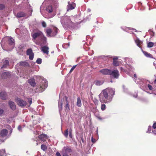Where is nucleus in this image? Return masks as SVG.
<instances>
[{"label":"nucleus","instance_id":"obj_12","mask_svg":"<svg viewBox=\"0 0 156 156\" xmlns=\"http://www.w3.org/2000/svg\"><path fill=\"white\" fill-rule=\"evenodd\" d=\"M8 133V131L6 129H4L2 130L0 133V140L1 141H3V140L2 137H4L6 136Z\"/></svg>","mask_w":156,"mask_h":156},{"label":"nucleus","instance_id":"obj_17","mask_svg":"<svg viewBox=\"0 0 156 156\" xmlns=\"http://www.w3.org/2000/svg\"><path fill=\"white\" fill-rule=\"evenodd\" d=\"M39 138L42 141H44L47 139V135L44 134H42L39 136Z\"/></svg>","mask_w":156,"mask_h":156},{"label":"nucleus","instance_id":"obj_56","mask_svg":"<svg viewBox=\"0 0 156 156\" xmlns=\"http://www.w3.org/2000/svg\"><path fill=\"white\" fill-rule=\"evenodd\" d=\"M134 77H136V74H134Z\"/></svg>","mask_w":156,"mask_h":156},{"label":"nucleus","instance_id":"obj_61","mask_svg":"<svg viewBox=\"0 0 156 156\" xmlns=\"http://www.w3.org/2000/svg\"><path fill=\"white\" fill-rule=\"evenodd\" d=\"M111 82L112 83V80H111Z\"/></svg>","mask_w":156,"mask_h":156},{"label":"nucleus","instance_id":"obj_31","mask_svg":"<svg viewBox=\"0 0 156 156\" xmlns=\"http://www.w3.org/2000/svg\"><path fill=\"white\" fill-rule=\"evenodd\" d=\"M6 156L5 153V151L4 150H0V156Z\"/></svg>","mask_w":156,"mask_h":156},{"label":"nucleus","instance_id":"obj_39","mask_svg":"<svg viewBox=\"0 0 156 156\" xmlns=\"http://www.w3.org/2000/svg\"><path fill=\"white\" fill-rule=\"evenodd\" d=\"M76 65H75V66H74L71 69L69 72V73H71L73 70L75 69V68H76Z\"/></svg>","mask_w":156,"mask_h":156},{"label":"nucleus","instance_id":"obj_36","mask_svg":"<svg viewBox=\"0 0 156 156\" xmlns=\"http://www.w3.org/2000/svg\"><path fill=\"white\" fill-rule=\"evenodd\" d=\"M41 149L44 151H45L47 149V147L46 146L43 144L41 145Z\"/></svg>","mask_w":156,"mask_h":156},{"label":"nucleus","instance_id":"obj_9","mask_svg":"<svg viewBox=\"0 0 156 156\" xmlns=\"http://www.w3.org/2000/svg\"><path fill=\"white\" fill-rule=\"evenodd\" d=\"M9 65V61L7 59H4L2 61V63H0V69L6 68Z\"/></svg>","mask_w":156,"mask_h":156},{"label":"nucleus","instance_id":"obj_34","mask_svg":"<svg viewBox=\"0 0 156 156\" xmlns=\"http://www.w3.org/2000/svg\"><path fill=\"white\" fill-rule=\"evenodd\" d=\"M154 45V43L152 42H150L147 44V46L149 48L152 47Z\"/></svg>","mask_w":156,"mask_h":156},{"label":"nucleus","instance_id":"obj_45","mask_svg":"<svg viewBox=\"0 0 156 156\" xmlns=\"http://www.w3.org/2000/svg\"><path fill=\"white\" fill-rule=\"evenodd\" d=\"M120 69L121 71H125L126 72L127 71V69H124V68H123L122 67H121Z\"/></svg>","mask_w":156,"mask_h":156},{"label":"nucleus","instance_id":"obj_40","mask_svg":"<svg viewBox=\"0 0 156 156\" xmlns=\"http://www.w3.org/2000/svg\"><path fill=\"white\" fill-rule=\"evenodd\" d=\"M151 127V126H149L148 128V130L147 131V133H151L150 132L151 131V129H152Z\"/></svg>","mask_w":156,"mask_h":156},{"label":"nucleus","instance_id":"obj_43","mask_svg":"<svg viewBox=\"0 0 156 156\" xmlns=\"http://www.w3.org/2000/svg\"><path fill=\"white\" fill-rule=\"evenodd\" d=\"M42 26L43 27H45L46 26V24L45 22L43 21L42 23Z\"/></svg>","mask_w":156,"mask_h":156},{"label":"nucleus","instance_id":"obj_7","mask_svg":"<svg viewBox=\"0 0 156 156\" xmlns=\"http://www.w3.org/2000/svg\"><path fill=\"white\" fill-rule=\"evenodd\" d=\"M71 150L66 147H64L62 150V153L63 156H70Z\"/></svg>","mask_w":156,"mask_h":156},{"label":"nucleus","instance_id":"obj_48","mask_svg":"<svg viewBox=\"0 0 156 156\" xmlns=\"http://www.w3.org/2000/svg\"><path fill=\"white\" fill-rule=\"evenodd\" d=\"M4 8V6L1 4H0V10L3 9Z\"/></svg>","mask_w":156,"mask_h":156},{"label":"nucleus","instance_id":"obj_28","mask_svg":"<svg viewBox=\"0 0 156 156\" xmlns=\"http://www.w3.org/2000/svg\"><path fill=\"white\" fill-rule=\"evenodd\" d=\"M47 11L49 13L53 11L52 6L50 5L47 7L46 8Z\"/></svg>","mask_w":156,"mask_h":156},{"label":"nucleus","instance_id":"obj_27","mask_svg":"<svg viewBox=\"0 0 156 156\" xmlns=\"http://www.w3.org/2000/svg\"><path fill=\"white\" fill-rule=\"evenodd\" d=\"M63 104V101L62 100H61L60 102L59 101H58V106L59 108V111H60L62 110V105Z\"/></svg>","mask_w":156,"mask_h":156},{"label":"nucleus","instance_id":"obj_4","mask_svg":"<svg viewBox=\"0 0 156 156\" xmlns=\"http://www.w3.org/2000/svg\"><path fill=\"white\" fill-rule=\"evenodd\" d=\"M58 29L55 27L48 28L46 29V33L48 37H53L56 35L58 32Z\"/></svg>","mask_w":156,"mask_h":156},{"label":"nucleus","instance_id":"obj_13","mask_svg":"<svg viewBox=\"0 0 156 156\" xmlns=\"http://www.w3.org/2000/svg\"><path fill=\"white\" fill-rule=\"evenodd\" d=\"M27 55L29 56V58L30 60H32L34 57V54L32 52L31 49H30L27 50Z\"/></svg>","mask_w":156,"mask_h":156},{"label":"nucleus","instance_id":"obj_53","mask_svg":"<svg viewBox=\"0 0 156 156\" xmlns=\"http://www.w3.org/2000/svg\"><path fill=\"white\" fill-rule=\"evenodd\" d=\"M56 155L57 156H61L59 152H57Z\"/></svg>","mask_w":156,"mask_h":156},{"label":"nucleus","instance_id":"obj_11","mask_svg":"<svg viewBox=\"0 0 156 156\" xmlns=\"http://www.w3.org/2000/svg\"><path fill=\"white\" fill-rule=\"evenodd\" d=\"M121 28L123 30L127 32L130 33H133V31H135L136 32H137L136 30V29L130 27H122Z\"/></svg>","mask_w":156,"mask_h":156},{"label":"nucleus","instance_id":"obj_1","mask_svg":"<svg viewBox=\"0 0 156 156\" xmlns=\"http://www.w3.org/2000/svg\"><path fill=\"white\" fill-rule=\"evenodd\" d=\"M115 92V89L111 88L103 90L99 95L100 102L105 103L110 102L112 101Z\"/></svg>","mask_w":156,"mask_h":156},{"label":"nucleus","instance_id":"obj_5","mask_svg":"<svg viewBox=\"0 0 156 156\" xmlns=\"http://www.w3.org/2000/svg\"><path fill=\"white\" fill-rule=\"evenodd\" d=\"M41 44H38V45H41L43 46L41 47L42 51H43V53H46L47 55H48L49 53V47L47 45L48 44L47 43L46 40H42L41 41Z\"/></svg>","mask_w":156,"mask_h":156},{"label":"nucleus","instance_id":"obj_44","mask_svg":"<svg viewBox=\"0 0 156 156\" xmlns=\"http://www.w3.org/2000/svg\"><path fill=\"white\" fill-rule=\"evenodd\" d=\"M28 102L29 103L30 105H30L32 103V99L31 98H29L28 99Z\"/></svg>","mask_w":156,"mask_h":156},{"label":"nucleus","instance_id":"obj_19","mask_svg":"<svg viewBox=\"0 0 156 156\" xmlns=\"http://www.w3.org/2000/svg\"><path fill=\"white\" fill-rule=\"evenodd\" d=\"M6 94L5 92L2 91L0 93V97L2 99H5L6 98Z\"/></svg>","mask_w":156,"mask_h":156},{"label":"nucleus","instance_id":"obj_33","mask_svg":"<svg viewBox=\"0 0 156 156\" xmlns=\"http://www.w3.org/2000/svg\"><path fill=\"white\" fill-rule=\"evenodd\" d=\"M69 134V130L68 129H66L64 133V135L66 137H67Z\"/></svg>","mask_w":156,"mask_h":156},{"label":"nucleus","instance_id":"obj_42","mask_svg":"<svg viewBox=\"0 0 156 156\" xmlns=\"http://www.w3.org/2000/svg\"><path fill=\"white\" fill-rule=\"evenodd\" d=\"M96 112L94 113L95 115L97 116L98 119H100V117L98 116V114H97V112H98V110H96Z\"/></svg>","mask_w":156,"mask_h":156},{"label":"nucleus","instance_id":"obj_29","mask_svg":"<svg viewBox=\"0 0 156 156\" xmlns=\"http://www.w3.org/2000/svg\"><path fill=\"white\" fill-rule=\"evenodd\" d=\"M104 81L103 80H98L95 82V84L98 86L101 85L103 84Z\"/></svg>","mask_w":156,"mask_h":156},{"label":"nucleus","instance_id":"obj_58","mask_svg":"<svg viewBox=\"0 0 156 156\" xmlns=\"http://www.w3.org/2000/svg\"><path fill=\"white\" fill-rule=\"evenodd\" d=\"M154 83H156V79L154 80Z\"/></svg>","mask_w":156,"mask_h":156},{"label":"nucleus","instance_id":"obj_3","mask_svg":"<svg viewBox=\"0 0 156 156\" xmlns=\"http://www.w3.org/2000/svg\"><path fill=\"white\" fill-rule=\"evenodd\" d=\"M100 72L104 75H111L116 78H118L119 75V71L117 70H114L112 71L107 69H103L101 70Z\"/></svg>","mask_w":156,"mask_h":156},{"label":"nucleus","instance_id":"obj_8","mask_svg":"<svg viewBox=\"0 0 156 156\" xmlns=\"http://www.w3.org/2000/svg\"><path fill=\"white\" fill-rule=\"evenodd\" d=\"M16 102L17 103L18 105L21 107H24L27 104L26 101H24L21 98H17L16 99Z\"/></svg>","mask_w":156,"mask_h":156},{"label":"nucleus","instance_id":"obj_46","mask_svg":"<svg viewBox=\"0 0 156 156\" xmlns=\"http://www.w3.org/2000/svg\"><path fill=\"white\" fill-rule=\"evenodd\" d=\"M147 86L148 87V88L150 90H152L153 88L151 85L150 84H148Z\"/></svg>","mask_w":156,"mask_h":156},{"label":"nucleus","instance_id":"obj_38","mask_svg":"<svg viewBox=\"0 0 156 156\" xmlns=\"http://www.w3.org/2000/svg\"><path fill=\"white\" fill-rule=\"evenodd\" d=\"M36 62L38 64H41L42 62L41 59L40 58H38L36 61Z\"/></svg>","mask_w":156,"mask_h":156},{"label":"nucleus","instance_id":"obj_55","mask_svg":"<svg viewBox=\"0 0 156 156\" xmlns=\"http://www.w3.org/2000/svg\"><path fill=\"white\" fill-rule=\"evenodd\" d=\"M87 11H88V12H90V11L91 10L90 9H87Z\"/></svg>","mask_w":156,"mask_h":156},{"label":"nucleus","instance_id":"obj_15","mask_svg":"<svg viewBox=\"0 0 156 156\" xmlns=\"http://www.w3.org/2000/svg\"><path fill=\"white\" fill-rule=\"evenodd\" d=\"M68 99V98L66 96H65L64 98V99H65L66 100V102L65 103V108L66 110L67 111L70 110L69 103Z\"/></svg>","mask_w":156,"mask_h":156},{"label":"nucleus","instance_id":"obj_22","mask_svg":"<svg viewBox=\"0 0 156 156\" xmlns=\"http://www.w3.org/2000/svg\"><path fill=\"white\" fill-rule=\"evenodd\" d=\"M25 16V14L23 12H20L17 13L16 17L17 18H20L24 16Z\"/></svg>","mask_w":156,"mask_h":156},{"label":"nucleus","instance_id":"obj_10","mask_svg":"<svg viewBox=\"0 0 156 156\" xmlns=\"http://www.w3.org/2000/svg\"><path fill=\"white\" fill-rule=\"evenodd\" d=\"M68 5L67 6V11H69L74 9L76 7V4L73 2H68Z\"/></svg>","mask_w":156,"mask_h":156},{"label":"nucleus","instance_id":"obj_26","mask_svg":"<svg viewBox=\"0 0 156 156\" xmlns=\"http://www.w3.org/2000/svg\"><path fill=\"white\" fill-rule=\"evenodd\" d=\"M117 57L113 58V64L115 66H118L119 65V63L117 61Z\"/></svg>","mask_w":156,"mask_h":156},{"label":"nucleus","instance_id":"obj_25","mask_svg":"<svg viewBox=\"0 0 156 156\" xmlns=\"http://www.w3.org/2000/svg\"><path fill=\"white\" fill-rule=\"evenodd\" d=\"M135 42L137 45L140 48L141 47L140 45L142 44V42L140 40H135Z\"/></svg>","mask_w":156,"mask_h":156},{"label":"nucleus","instance_id":"obj_54","mask_svg":"<svg viewBox=\"0 0 156 156\" xmlns=\"http://www.w3.org/2000/svg\"><path fill=\"white\" fill-rule=\"evenodd\" d=\"M6 39H13L11 37H6Z\"/></svg>","mask_w":156,"mask_h":156},{"label":"nucleus","instance_id":"obj_21","mask_svg":"<svg viewBox=\"0 0 156 156\" xmlns=\"http://www.w3.org/2000/svg\"><path fill=\"white\" fill-rule=\"evenodd\" d=\"M20 65L22 66L26 67L29 66V64L26 62L23 61L20 62Z\"/></svg>","mask_w":156,"mask_h":156},{"label":"nucleus","instance_id":"obj_57","mask_svg":"<svg viewBox=\"0 0 156 156\" xmlns=\"http://www.w3.org/2000/svg\"><path fill=\"white\" fill-rule=\"evenodd\" d=\"M137 96V95L136 94V95H134V97L135 98H136Z\"/></svg>","mask_w":156,"mask_h":156},{"label":"nucleus","instance_id":"obj_23","mask_svg":"<svg viewBox=\"0 0 156 156\" xmlns=\"http://www.w3.org/2000/svg\"><path fill=\"white\" fill-rule=\"evenodd\" d=\"M76 105L78 107H81L82 106L81 101L80 97H78L77 98Z\"/></svg>","mask_w":156,"mask_h":156},{"label":"nucleus","instance_id":"obj_59","mask_svg":"<svg viewBox=\"0 0 156 156\" xmlns=\"http://www.w3.org/2000/svg\"><path fill=\"white\" fill-rule=\"evenodd\" d=\"M54 53V51H53L52 52H51V53Z\"/></svg>","mask_w":156,"mask_h":156},{"label":"nucleus","instance_id":"obj_24","mask_svg":"<svg viewBox=\"0 0 156 156\" xmlns=\"http://www.w3.org/2000/svg\"><path fill=\"white\" fill-rule=\"evenodd\" d=\"M152 131L153 133L156 135V122L154 123L153 125Z\"/></svg>","mask_w":156,"mask_h":156},{"label":"nucleus","instance_id":"obj_32","mask_svg":"<svg viewBox=\"0 0 156 156\" xmlns=\"http://www.w3.org/2000/svg\"><path fill=\"white\" fill-rule=\"evenodd\" d=\"M69 45L70 44L69 43H65L62 45V46L64 48L66 49L68 47H69Z\"/></svg>","mask_w":156,"mask_h":156},{"label":"nucleus","instance_id":"obj_14","mask_svg":"<svg viewBox=\"0 0 156 156\" xmlns=\"http://www.w3.org/2000/svg\"><path fill=\"white\" fill-rule=\"evenodd\" d=\"M43 36V34L41 32H38L32 35L34 39H35L36 38H39L42 37Z\"/></svg>","mask_w":156,"mask_h":156},{"label":"nucleus","instance_id":"obj_49","mask_svg":"<svg viewBox=\"0 0 156 156\" xmlns=\"http://www.w3.org/2000/svg\"><path fill=\"white\" fill-rule=\"evenodd\" d=\"M98 101L97 100H95L94 101V102L95 103L96 106L98 105Z\"/></svg>","mask_w":156,"mask_h":156},{"label":"nucleus","instance_id":"obj_50","mask_svg":"<svg viewBox=\"0 0 156 156\" xmlns=\"http://www.w3.org/2000/svg\"><path fill=\"white\" fill-rule=\"evenodd\" d=\"M18 130L20 131H22V127L21 126H19L18 128Z\"/></svg>","mask_w":156,"mask_h":156},{"label":"nucleus","instance_id":"obj_51","mask_svg":"<svg viewBox=\"0 0 156 156\" xmlns=\"http://www.w3.org/2000/svg\"><path fill=\"white\" fill-rule=\"evenodd\" d=\"M91 141L93 143H95L96 142V140L94 139L93 137L92 136L91 138Z\"/></svg>","mask_w":156,"mask_h":156},{"label":"nucleus","instance_id":"obj_20","mask_svg":"<svg viewBox=\"0 0 156 156\" xmlns=\"http://www.w3.org/2000/svg\"><path fill=\"white\" fill-rule=\"evenodd\" d=\"M28 83L30 84L33 86L34 87L36 85V83L35 82V80L34 79V78H31L30 79L28 80Z\"/></svg>","mask_w":156,"mask_h":156},{"label":"nucleus","instance_id":"obj_16","mask_svg":"<svg viewBox=\"0 0 156 156\" xmlns=\"http://www.w3.org/2000/svg\"><path fill=\"white\" fill-rule=\"evenodd\" d=\"M10 75V73L9 72L6 71L2 74L1 77L3 79H6Z\"/></svg>","mask_w":156,"mask_h":156},{"label":"nucleus","instance_id":"obj_18","mask_svg":"<svg viewBox=\"0 0 156 156\" xmlns=\"http://www.w3.org/2000/svg\"><path fill=\"white\" fill-rule=\"evenodd\" d=\"M9 104L12 110H14L16 108V105L13 102L10 101L9 102Z\"/></svg>","mask_w":156,"mask_h":156},{"label":"nucleus","instance_id":"obj_60","mask_svg":"<svg viewBox=\"0 0 156 156\" xmlns=\"http://www.w3.org/2000/svg\"><path fill=\"white\" fill-rule=\"evenodd\" d=\"M126 69H127L129 70V69L128 68H127V67H126Z\"/></svg>","mask_w":156,"mask_h":156},{"label":"nucleus","instance_id":"obj_2","mask_svg":"<svg viewBox=\"0 0 156 156\" xmlns=\"http://www.w3.org/2000/svg\"><path fill=\"white\" fill-rule=\"evenodd\" d=\"M69 16H64L61 18V22L63 27L65 28H74L76 23L72 21V18Z\"/></svg>","mask_w":156,"mask_h":156},{"label":"nucleus","instance_id":"obj_52","mask_svg":"<svg viewBox=\"0 0 156 156\" xmlns=\"http://www.w3.org/2000/svg\"><path fill=\"white\" fill-rule=\"evenodd\" d=\"M20 31V29H16L15 30V32L16 34H18V32Z\"/></svg>","mask_w":156,"mask_h":156},{"label":"nucleus","instance_id":"obj_41","mask_svg":"<svg viewBox=\"0 0 156 156\" xmlns=\"http://www.w3.org/2000/svg\"><path fill=\"white\" fill-rule=\"evenodd\" d=\"M69 136L70 138L72 137V130L71 128H70L69 129Z\"/></svg>","mask_w":156,"mask_h":156},{"label":"nucleus","instance_id":"obj_30","mask_svg":"<svg viewBox=\"0 0 156 156\" xmlns=\"http://www.w3.org/2000/svg\"><path fill=\"white\" fill-rule=\"evenodd\" d=\"M9 44L12 46L13 48L14 46V40H9Z\"/></svg>","mask_w":156,"mask_h":156},{"label":"nucleus","instance_id":"obj_47","mask_svg":"<svg viewBox=\"0 0 156 156\" xmlns=\"http://www.w3.org/2000/svg\"><path fill=\"white\" fill-rule=\"evenodd\" d=\"M4 112L3 110L0 108V116H1L2 115V114Z\"/></svg>","mask_w":156,"mask_h":156},{"label":"nucleus","instance_id":"obj_6","mask_svg":"<svg viewBox=\"0 0 156 156\" xmlns=\"http://www.w3.org/2000/svg\"><path fill=\"white\" fill-rule=\"evenodd\" d=\"M48 81L44 78L42 79L40 87V90L41 92H42L46 89L48 86Z\"/></svg>","mask_w":156,"mask_h":156},{"label":"nucleus","instance_id":"obj_35","mask_svg":"<svg viewBox=\"0 0 156 156\" xmlns=\"http://www.w3.org/2000/svg\"><path fill=\"white\" fill-rule=\"evenodd\" d=\"M106 108V105L105 104H102L101 106V108L102 111L105 110Z\"/></svg>","mask_w":156,"mask_h":156},{"label":"nucleus","instance_id":"obj_37","mask_svg":"<svg viewBox=\"0 0 156 156\" xmlns=\"http://www.w3.org/2000/svg\"><path fill=\"white\" fill-rule=\"evenodd\" d=\"M143 52L144 55L147 57H150L151 56V55L148 54L147 52L146 51H143Z\"/></svg>","mask_w":156,"mask_h":156}]
</instances>
